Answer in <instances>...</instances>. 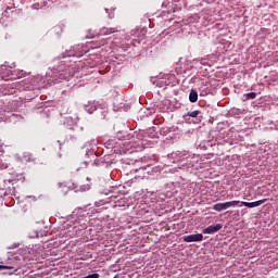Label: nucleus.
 <instances>
[{
    "label": "nucleus",
    "instance_id": "1",
    "mask_svg": "<svg viewBox=\"0 0 278 278\" xmlns=\"http://www.w3.org/2000/svg\"><path fill=\"white\" fill-rule=\"evenodd\" d=\"M23 77V71L13 70L8 66H0V79L10 81V79H18Z\"/></svg>",
    "mask_w": 278,
    "mask_h": 278
},
{
    "label": "nucleus",
    "instance_id": "2",
    "mask_svg": "<svg viewBox=\"0 0 278 278\" xmlns=\"http://www.w3.org/2000/svg\"><path fill=\"white\" fill-rule=\"evenodd\" d=\"M238 205H240V201L233 200L230 202L217 203L213 206V210H215V212H223V210H229V207H236Z\"/></svg>",
    "mask_w": 278,
    "mask_h": 278
},
{
    "label": "nucleus",
    "instance_id": "3",
    "mask_svg": "<svg viewBox=\"0 0 278 278\" xmlns=\"http://www.w3.org/2000/svg\"><path fill=\"white\" fill-rule=\"evenodd\" d=\"M36 79L38 78H31L30 80H25L20 84V89L22 90H34V86H37Z\"/></svg>",
    "mask_w": 278,
    "mask_h": 278
},
{
    "label": "nucleus",
    "instance_id": "4",
    "mask_svg": "<svg viewBox=\"0 0 278 278\" xmlns=\"http://www.w3.org/2000/svg\"><path fill=\"white\" fill-rule=\"evenodd\" d=\"M184 242H202L203 240V235L202 233H197V235H189L182 237Z\"/></svg>",
    "mask_w": 278,
    "mask_h": 278
},
{
    "label": "nucleus",
    "instance_id": "5",
    "mask_svg": "<svg viewBox=\"0 0 278 278\" xmlns=\"http://www.w3.org/2000/svg\"><path fill=\"white\" fill-rule=\"evenodd\" d=\"M266 202V199H263V200H258V201H255V202H240L241 205H244V207H260V205H264V203Z\"/></svg>",
    "mask_w": 278,
    "mask_h": 278
},
{
    "label": "nucleus",
    "instance_id": "6",
    "mask_svg": "<svg viewBox=\"0 0 278 278\" xmlns=\"http://www.w3.org/2000/svg\"><path fill=\"white\" fill-rule=\"evenodd\" d=\"M223 229V225L217 224L215 226H208L207 228L203 229V233H217V231H220Z\"/></svg>",
    "mask_w": 278,
    "mask_h": 278
},
{
    "label": "nucleus",
    "instance_id": "7",
    "mask_svg": "<svg viewBox=\"0 0 278 278\" xmlns=\"http://www.w3.org/2000/svg\"><path fill=\"white\" fill-rule=\"evenodd\" d=\"M116 31H118V29L114 28V27H102L99 31L100 36H109V34H116Z\"/></svg>",
    "mask_w": 278,
    "mask_h": 278
},
{
    "label": "nucleus",
    "instance_id": "8",
    "mask_svg": "<svg viewBox=\"0 0 278 278\" xmlns=\"http://www.w3.org/2000/svg\"><path fill=\"white\" fill-rule=\"evenodd\" d=\"M189 101L191 103H197V101H199V93L197 92V90H191L189 93Z\"/></svg>",
    "mask_w": 278,
    "mask_h": 278
},
{
    "label": "nucleus",
    "instance_id": "9",
    "mask_svg": "<svg viewBox=\"0 0 278 278\" xmlns=\"http://www.w3.org/2000/svg\"><path fill=\"white\" fill-rule=\"evenodd\" d=\"M0 270H12L13 273H16V267L8 266V265H0Z\"/></svg>",
    "mask_w": 278,
    "mask_h": 278
},
{
    "label": "nucleus",
    "instance_id": "10",
    "mask_svg": "<svg viewBox=\"0 0 278 278\" xmlns=\"http://www.w3.org/2000/svg\"><path fill=\"white\" fill-rule=\"evenodd\" d=\"M201 114V111H192L189 112L187 115L190 116L191 118H197Z\"/></svg>",
    "mask_w": 278,
    "mask_h": 278
},
{
    "label": "nucleus",
    "instance_id": "11",
    "mask_svg": "<svg viewBox=\"0 0 278 278\" xmlns=\"http://www.w3.org/2000/svg\"><path fill=\"white\" fill-rule=\"evenodd\" d=\"M257 97V93L255 92H250L245 94V99L249 101L250 99H255Z\"/></svg>",
    "mask_w": 278,
    "mask_h": 278
},
{
    "label": "nucleus",
    "instance_id": "12",
    "mask_svg": "<svg viewBox=\"0 0 278 278\" xmlns=\"http://www.w3.org/2000/svg\"><path fill=\"white\" fill-rule=\"evenodd\" d=\"M1 149H3V143L0 140V151H1Z\"/></svg>",
    "mask_w": 278,
    "mask_h": 278
},
{
    "label": "nucleus",
    "instance_id": "13",
    "mask_svg": "<svg viewBox=\"0 0 278 278\" xmlns=\"http://www.w3.org/2000/svg\"><path fill=\"white\" fill-rule=\"evenodd\" d=\"M103 45H105V41L100 42V47H103Z\"/></svg>",
    "mask_w": 278,
    "mask_h": 278
}]
</instances>
